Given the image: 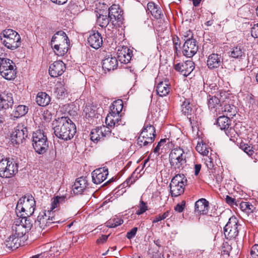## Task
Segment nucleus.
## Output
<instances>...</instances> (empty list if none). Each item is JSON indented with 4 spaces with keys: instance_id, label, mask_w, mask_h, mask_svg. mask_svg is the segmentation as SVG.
<instances>
[{
    "instance_id": "f257e3e1",
    "label": "nucleus",
    "mask_w": 258,
    "mask_h": 258,
    "mask_svg": "<svg viewBox=\"0 0 258 258\" xmlns=\"http://www.w3.org/2000/svg\"><path fill=\"white\" fill-rule=\"evenodd\" d=\"M53 130L56 137L64 141H68L74 136L76 133V127L69 117L63 116L56 120Z\"/></svg>"
},
{
    "instance_id": "f03ea898",
    "label": "nucleus",
    "mask_w": 258,
    "mask_h": 258,
    "mask_svg": "<svg viewBox=\"0 0 258 258\" xmlns=\"http://www.w3.org/2000/svg\"><path fill=\"white\" fill-rule=\"evenodd\" d=\"M105 137H107L105 141L107 147L111 148L116 145L118 140L111 135L109 127L105 126L93 129L90 134V139L94 142H97Z\"/></svg>"
},
{
    "instance_id": "7ed1b4c3",
    "label": "nucleus",
    "mask_w": 258,
    "mask_h": 258,
    "mask_svg": "<svg viewBox=\"0 0 258 258\" xmlns=\"http://www.w3.org/2000/svg\"><path fill=\"white\" fill-rule=\"evenodd\" d=\"M35 208V201L34 197L27 194L20 199L16 206V212L20 214L22 217L29 218Z\"/></svg>"
},
{
    "instance_id": "20e7f679",
    "label": "nucleus",
    "mask_w": 258,
    "mask_h": 258,
    "mask_svg": "<svg viewBox=\"0 0 258 258\" xmlns=\"http://www.w3.org/2000/svg\"><path fill=\"white\" fill-rule=\"evenodd\" d=\"M2 43L7 48L15 50L21 46V36L16 31L8 29L0 33Z\"/></svg>"
},
{
    "instance_id": "39448f33",
    "label": "nucleus",
    "mask_w": 258,
    "mask_h": 258,
    "mask_svg": "<svg viewBox=\"0 0 258 258\" xmlns=\"http://www.w3.org/2000/svg\"><path fill=\"white\" fill-rule=\"evenodd\" d=\"M169 163L171 168L176 172H180L186 165V154L182 148L173 149L169 155Z\"/></svg>"
},
{
    "instance_id": "423d86ee",
    "label": "nucleus",
    "mask_w": 258,
    "mask_h": 258,
    "mask_svg": "<svg viewBox=\"0 0 258 258\" xmlns=\"http://www.w3.org/2000/svg\"><path fill=\"white\" fill-rule=\"evenodd\" d=\"M32 226V221L30 218L21 217L20 221H17L12 226L13 233L20 239H22L23 242L28 237L26 235Z\"/></svg>"
},
{
    "instance_id": "0eeeda50",
    "label": "nucleus",
    "mask_w": 258,
    "mask_h": 258,
    "mask_svg": "<svg viewBox=\"0 0 258 258\" xmlns=\"http://www.w3.org/2000/svg\"><path fill=\"white\" fill-rule=\"evenodd\" d=\"M15 63L10 59L0 54V73L1 76L8 80L15 79L16 75Z\"/></svg>"
},
{
    "instance_id": "6e6552de",
    "label": "nucleus",
    "mask_w": 258,
    "mask_h": 258,
    "mask_svg": "<svg viewBox=\"0 0 258 258\" xmlns=\"http://www.w3.org/2000/svg\"><path fill=\"white\" fill-rule=\"evenodd\" d=\"M32 145L35 152L38 154H42L46 152L49 147V142L44 132L38 130L33 133Z\"/></svg>"
},
{
    "instance_id": "1a4fd4ad",
    "label": "nucleus",
    "mask_w": 258,
    "mask_h": 258,
    "mask_svg": "<svg viewBox=\"0 0 258 258\" xmlns=\"http://www.w3.org/2000/svg\"><path fill=\"white\" fill-rule=\"evenodd\" d=\"M187 179L183 174H176L169 184L170 194L172 197H177L184 192Z\"/></svg>"
},
{
    "instance_id": "9d476101",
    "label": "nucleus",
    "mask_w": 258,
    "mask_h": 258,
    "mask_svg": "<svg viewBox=\"0 0 258 258\" xmlns=\"http://www.w3.org/2000/svg\"><path fill=\"white\" fill-rule=\"evenodd\" d=\"M18 172V166L15 162L5 158L0 162V176L10 178Z\"/></svg>"
},
{
    "instance_id": "9b49d317",
    "label": "nucleus",
    "mask_w": 258,
    "mask_h": 258,
    "mask_svg": "<svg viewBox=\"0 0 258 258\" xmlns=\"http://www.w3.org/2000/svg\"><path fill=\"white\" fill-rule=\"evenodd\" d=\"M239 225L237 219L234 216L231 217L223 229L225 238L229 240L235 238L239 233Z\"/></svg>"
},
{
    "instance_id": "f8f14e48",
    "label": "nucleus",
    "mask_w": 258,
    "mask_h": 258,
    "mask_svg": "<svg viewBox=\"0 0 258 258\" xmlns=\"http://www.w3.org/2000/svg\"><path fill=\"white\" fill-rule=\"evenodd\" d=\"M37 221L39 227L42 229L49 226L52 223L58 222L53 216V212H51L49 210L43 211L40 213L37 217Z\"/></svg>"
},
{
    "instance_id": "ddd939ff",
    "label": "nucleus",
    "mask_w": 258,
    "mask_h": 258,
    "mask_svg": "<svg viewBox=\"0 0 258 258\" xmlns=\"http://www.w3.org/2000/svg\"><path fill=\"white\" fill-rule=\"evenodd\" d=\"M28 131L23 125L19 124L11 134V141L13 144H20L23 143L28 136Z\"/></svg>"
},
{
    "instance_id": "4468645a",
    "label": "nucleus",
    "mask_w": 258,
    "mask_h": 258,
    "mask_svg": "<svg viewBox=\"0 0 258 258\" xmlns=\"http://www.w3.org/2000/svg\"><path fill=\"white\" fill-rule=\"evenodd\" d=\"M122 14L123 12L118 5H113L109 8L108 15L110 18V21L112 26L116 25L115 23L116 21L118 25L122 23L123 20Z\"/></svg>"
},
{
    "instance_id": "2eb2a0df",
    "label": "nucleus",
    "mask_w": 258,
    "mask_h": 258,
    "mask_svg": "<svg viewBox=\"0 0 258 258\" xmlns=\"http://www.w3.org/2000/svg\"><path fill=\"white\" fill-rule=\"evenodd\" d=\"M155 136V127L147 121H146L142 131L139 136V141H142L144 139V138H146L148 140V142H153Z\"/></svg>"
},
{
    "instance_id": "dca6fc26",
    "label": "nucleus",
    "mask_w": 258,
    "mask_h": 258,
    "mask_svg": "<svg viewBox=\"0 0 258 258\" xmlns=\"http://www.w3.org/2000/svg\"><path fill=\"white\" fill-rule=\"evenodd\" d=\"M198 46L196 40H185L182 46V53L187 57H192L197 52Z\"/></svg>"
},
{
    "instance_id": "f3484780",
    "label": "nucleus",
    "mask_w": 258,
    "mask_h": 258,
    "mask_svg": "<svg viewBox=\"0 0 258 258\" xmlns=\"http://www.w3.org/2000/svg\"><path fill=\"white\" fill-rule=\"evenodd\" d=\"M176 71L180 72L183 76H188L195 69V63L191 60H187L183 62L178 63L174 66Z\"/></svg>"
},
{
    "instance_id": "a211bd4d",
    "label": "nucleus",
    "mask_w": 258,
    "mask_h": 258,
    "mask_svg": "<svg viewBox=\"0 0 258 258\" xmlns=\"http://www.w3.org/2000/svg\"><path fill=\"white\" fill-rule=\"evenodd\" d=\"M230 57L239 61L243 60L246 57V50L244 46L237 44L232 47L229 52Z\"/></svg>"
},
{
    "instance_id": "6ab92c4d",
    "label": "nucleus",
    "mask_w": 258,
    "mask_h": 258,
    "mask_svg": "<svg viewBox=\"0 0 258 258\" xmlns=\"http://www.w3.org/2000/svg\"><path fill=\"white\" fill-rule=\"evenodd\" d=\"M102 68L105 71L109 72L116 69L118 66L116 58L110 53H107L102 61Z\"/></svg>"
},
{
    "instance_id": "aec40b11",
    "label": "nucleus",
    "mask_w": 258,
    "mask_h": 258,
    "mask_svg": "<svg viewBox=\"0 0 258 258\" xmlns=\"http://www.w3.org/2000/svg\"><path fill=\"white\" fill-rule=\"evenodd\" d=\"M155 83L156 84L155 90L158 95L163 97L168 94L171 88L168 80L165 79L163 81H160L158 79H156Z\"/></svg>"
},
{
    "instance_id": "412c9836",
    "label": "nucleus",
    "mask_w": 258,
    "mask_h": 258,
    "mask_svg": "<svg viewBox=\"0 0 258 258\" xmlns=\"http://www.w3.org/2000/svg\"><path fill=\"white\" fill-rule=\"evenodd\" d=\"M91 174L92 181L95 184H100L107 178L108 174V168L105 167L97 168Z\"/></svg>"
},
{
    "instance_id": "4be33fe9",
    "label": "nucleus",
    "mask_w": 258,
    "mask_h": 258,
    "mask_svg": "<svg viewBox=\"0 0 258 258\" xmlns=\"http://www.w3.org/2000/svg\"><path fill=\"white\" fill-rule=\"evenodd\" d=\"M66 70L65 64L61 60L54 61L50 65L49 74L52 77L61 76Z\"/></svg>"
},
{
    "instance_id": "5701e85b",
    "label": "nucleus",
    "mask_w": 258,
    "mask_h": 258,
    "mask_svg": "<svg viewBox=\"0 0 258 258\" xmlns=\"http://www.w3.org/2000/svg\"><path fill=\"white\" fill-rule=\"evenodd\" d=\"M88 185L86 177L82 176L76 179L72 186V190L75 195H82Z\"/></svg>"
},
{
    "instance_id": "b1692460",
    "label": "nucleus",
    "mask_w": 258,
    "mask_h": 258,
    "mask_svg": "<svg viewBox=\"0 0 258 258\" xmlns=\"http://www.w3.org/2000/svg\"><path fill=\"white\" fill-rule=\"evenodd\" d=\"M88 43L92 48L97 49L102 45V37L98 32L92 31L88 37Z\"/></svg>"
},
{
    "instance_id": "393cba45",
    "label": "nucleus",
    "mask_w": 258,
    "mask_h": 258,
    "mask_svg": "<svg viewBox=\"0 0 258 258\" xmlns=\"http://www.w3.org/2000/svg\"><path fill=\"white\" fill-rule=\"evenodd\" d=\"M208 105L210 110L217 116L222 106L220 99L216 95H209L208 97Z\"/></svg>"
},
{
    "instance_id": "a878e982",
    "label": "nucleus",
    "mask_w": 258,
    "mask_h": 258,
    "mask_svg": "<svg viewBox=\"0 0 258 258\" xmlns=\"http://www.w3.org/2000/svg\"><path fill=\"white\" fill-rule=\"evenodd\" d=\"M223 63V58L220 54L212 53L209 55L207 61L208 67L210 69H214L220 67Z\"/></svg>"
},
{
    "instance_id": "bb28decb",
    "label": "nucleus",
    "mask_w": 258,
    "mask_h": 258,
    "mask_svg": "<svg viewBox=\"0 0 258 258\" xmlns=\"http://www.w3.org/2000/svg\"><path fill=\"white\" fill-rule=\"evenodd\" d=\"M118 60L123 63H128L132 57L133 51L126 46L118 49L117 52Z\"/></svg>"
},
{
    "instance_id": "cd10ccee",
    "label": "nucleus",
    "mask_w": 258,
    "mask_h": 258,
    "mask_svg": "<svg viewBox=\"0 0 258 258\" xmlns=\"http://www.w3.org/2000/svg\"><path fill=\"white\" fill-rule=\"evenodd\" d=\"M105 122L107 125L110 127L118 126L119 125L123 124L120 114H112L111 112H109L107 114L106 117Z\"/></svg>"
},
{
    "instance_id": "c85d7f7f",
    "label": "nucleus",
    "mask_w": 258,
    "mask_h": 258,
    "mask_svg": "<svg viewBox=\"0 0 258 258\" xmlns=\"http://www.w3.org/2000/svg\"><path fill=\"white\" fill-rule=\"evenodd\" d=\"M195 212L201 215H206L209 211V202L205 199H201L195 203Z\"/></svg>"
},
{
    "instance_id": "c756f323",
    "label": "nucleus",
    "mask_w": 258,
    "mask_h": 258,
    "mask_svg": "<svg viewBox=\"0 0 258 258\" xmlns=\"http://www.w3.org/2000/svg\"><path fill=\"white\" fill-rule=\"evenodd\" d=\"M22 240L13 233L5 241L6 246L10 250H14L18 248L21 245Z\"/></svg>"
},
{
    "instance_id": "7c9ffc66",
    "label": "nucleus",
    "mask_w": 258,
    "mask_h": 258,
    "mask_svg": "<svg viewBox=\"0 0 258 258\" xmlns=\"http://www.w3.org/2000/svg\"><path fill=\"white\" fill-rule=\"evenodd\" d=\"M236 113V108L234 105L222 103L218 115L223 114L229 117H232L235 115Z\"/></svg>"
},
{
    "instance_id": "2f4dec72",
    "label": "nucleus",
    "mask_w": 258,
    "mask_h": 258,
    "mask_svg": "<svg viewBox=\"0 0 258 258\" xmlns=\"http://www.w3.org/2000/svg\"><path fill=\"white\" fill-rule=\"evenodd\" d=\"M68 41H69V39L66 33L63 31H58L53 36L51 45V46H53V45L61 44Z\"/></svg>"
},
{
    "instance_id": "473e14b6",
    "label": "nucleus",
    "mask_w": 258,
    "mask_h": 258,
    "mask_svg": "<svg viewBox=\"0 0 258 258\" xmlns=\"http://www.w3.org/2000/svg\"><path fill=\"white\" fill-rule=\"evenodd\" d=\"M147 11L150 12L151 15L156 19H161L163 16L161 10L153 2L148 3Z\"/></svg>"
},
{
    "instance_id": "72a5a7b5",
    "label": "nucleus",
    "mask_w": 258,
    "mask_h": 258,
    "mask_svg": "<svg viewBox=\"0 0 258 258\" xmlns=\"http://www.w3.org/2000/svg\"><path fill=\"white\" fill-rule=\"evenodd\" d=\"M13 104L14 101L12 94H8L4 96L0 94V110L6 109L11 107Z\"/></svg>"
},
{
    "instance_id": "f704fd0d",
    "label": "nucleus",
    "mask_w": 258,
    "mask_h": 258,
    "mask_svg": "<svg viewBox=\"0 0 258 258\" xmlns=\"http://www.w3.org/2000/svg\"><path fill=\"white\" fill-rule=\"evenodd\" d=\"M50 101V97L46 92H40L37 94L36 97V103L40 106L48 105Z\"/></svg>"
},
{
    "instance_id": "c9c22d12",
    "label": "nucleus",
    "mask_w": 258,
    "mask_h": 258,
    "mask_svg": "<svg viewBox=\"0 0 258 258\" xmlns=\"http://www.w3.org/2000/svg\"><path fill=\"white\" fill-rule=\"evenodd\" d=\"M69 45L70 41H68L61 44L53 45L52 47L53 48L54 52L57 55L63 56L68 52Z\"/></svg>"
},
{
    "instance_id": "e433bc0d",
    "label": "nucleus",
    "mask_w": 258,
    "mask_h": 258,
    "mask_svg": "<svg viewBox=\"0 0 258 258\" xmlns=\"http://www.w3.org/2000/svg\"><path fill=\"white\" fill-rule=\"evenodd\" d=\"M55 93L58 99H63L68 94L67 87L63 82H59L57 83Z\"/></svg>"
},
{
    "instance_id": "4c0bfd02",
    "label": "nucleus",
    "mask_w": 258,
    "mask_h": 258,
    "mask_svg": "<svg viewBox=\"0 0 258 258\" xmlns=\"http://www.w3.org/2000/svg\"><path fill=\"white\" fill-rule=\"evenodd\" d=\"M123 101L121 99H118L113 102L110 106V112L112 114H120L123 108Z\"/></svg>"
},
{
    "instance_id": "58836bf2",
    "label": "nucleus",
    "mask_w": 258,
    "mask_h": 258,
    "mask_svg": "<svg viewBox=\"0 0 258 258\" xmlns=\"http://www.w3.org/2000/svg\"><path fill=\"white\" fill-rule=\"evenodd\" d=\"M230 117L225 115L220 116L217 119V124L220 128L224 131L230 127L231 124V120Z\"/></svg>"
},
{
    "instance_id": "ea45409f",
    "label": "nucleus",
    "mask_w": 258,
    "mask_h": 258,
    "mask_svg": "<svg viewBox=\"0 0 258 258\" xmlns=\"http://www.w3.org/2000/svg\"><path fill=\"white\" fill-rule=\"evenodd\" d=\"M181 108L182 113L188 118H190L189 116L191 115L193 110L189 99H184L181 105Z\"/></svg>"
},
{
    "instance_id": "a19ab883",
    "label": "nucleus",
    "mask_w": 258,
    "mask_h": 258,
    "mask_svg": "<svg viewBox=\"0 0 258 258\" xmlns=\"http://www.w3.org/2000/svg\"><path fill=\"white\" fill-rule=\"evenodd\" d=\"M97 23L102 28L106 27L110 21V18L109 16L100 14L98 16L97 15Z\"/></svg>"
},
{
    "instance_id": "79ce46f5",
    "label": "nucleus",
    "mask_w": 258,
    "mask_h": 258,
    "mask_svg": "<svg viewBox=\"0 0 258 258\" xmlns=\"http://www.w3.org/2000/svg\"><path fill=\"white\" fill-rule=\"evenodd\" d=\"M196 149L200 154L204 156H208L209 150H211V148L202 141L198 142Z\"/></svg>"
},
{
    "instance_id": "37998d69",
    "label": "nucleus",
    "mask_w": 258,
    "mask_h": 258,
    "mask_svg": "<svg viewBox=\"0 0 258 258\" xmlns=\"http://www.w3.org/2000/svg\"><path fill=\"white\" fill-rule=\"evenodd\" d=\"M66 197L64 196H57L52 199L51 204V207L50 208L51 212H53V211L57 208L60 204L65 202Z\"/></svg>"
},
{
    "instance_id": "c03bdc74",
    "label": "nucleus",
    "mask_w": 258,
    "mask_h": 258,
    "mask_svg": "<svg viewBox=\"0 0 258 258\" xmlns=\"http://www.w3.org/2000/svg\"><path fill=\"white\" fill-rule=\"evenodd\" d=\"M28 110V108L25 105H20L16 107L14 111L15 116L19 117L25 115Z\"/></svg>"
},
{
    "instance_id": "a18cd8bd",
    "label": "nucleus",
    "mask_w": 258,
    "mask_h": 258,
    "mask_svg": "<svg viewBox=\"0 0 258 258\" xmlns=\"http://www.w3.org/2000/svg\"><path fill=\"white\" fill-rule=\"evenodd\" d=\"M241 209L247 213H252L255 207L249 202H242L240 204Z\"/></svg>"
},
{
    "instance_id": "49530a36",
    "label": "nucleus",
    "mask_w": 258,
    "mask_h": 258,
    "mask_svg": "<svg viewBox=\"0 0 258 258\" xmlns=\"http://www.w3.org/2000/svg\"><path fill=\"white\" fill-rule=\"evenodd\" d=\"M225 132L231 141L235 142L237 140L238 134L233 128L229 127L225 130Z\"/></svg>"
},
{
    "instance_id": "de8ad7c7",
    "label": "nucleus",
    "mask_w": 258,
    "mask_h": 258,
    "mask_svg": "<svg viewBox=\"0 0 258 258\" xmlns=\"http://www.w3.org/2000/svg\"><path fill=\"white\" fill-rule=\"evenodd\" d=\"M123 222V220L120 218H114L107 222V226L109 228H114L120 225Z\"/></svg>"
},
{
    "instance_id": "09e8293b",
    "label": "nucleus",
    "mask_w": 258,
    "mask_h": 258,
    "mask_svg": "<svg viewBox=\"0 0 258 258\" xmlns=\"http://www.w3.org/2000/svg\"><path fill=\"white\" fill-rule=\"evenodd\" d=\"M172 42L174 46L175 53L176 54V55L178 56L180 53V50L179 49L180 48V39L177 36L174 35L172 37Z\"/></svg>"
},
{
    "instance_id": "8fccbe9b",
    "label": "nucleus",
    "mask_w": 258,
    "mask_h": 258,
    "mask_svg": "<svg viewBox=\"0 0 258 258\" xmlns=\"http://www.w3.org/2000/svg\"><path fill=\"white\" fill-rule=\"evenodd\" d=\"M148 210L147 203L144 202L142 199L140 201L138 206V209L137 210L136 214L140 215L145 213Z\"/></svg>"
},
{
    "instance_id": "3c124183",
    "label": "nucleus",
    "mask_w": 258,
    "mask_h": 258,
    "mask_svg": "<svg viewBox=\"0 0 258 258\" xmlns=\"http://www.w3.org/2000/svg\"><path fill=\"white\" fill-rule=\"evenodd\" d=\"M137 179V176L136 175V173L133 172L132 175L122 183V185L124 187L130 186L132 184L135 182Z\"/></svg>"
},
{
    "instance_id": "603ef678",
    "label": "nucleus",
    "mask_w": 258,
    "mask_h": 258,
    "mask_svg": "<svg viewBox=\"0 0 258 258\" xmlns=\"http://www.w3.org/2000/svg\"><path fill=\"white\" fill-rule=\"evenodd\" d=\"M170 212L169 211H166L162 214H159L156 216L153 221V223H155L165 219L170 216Z\"/></svg>"
},
{
    "instance_id": "864d4df0",
    "label": "nucleus",
    "mask_w": 258,
    "mask_h": 258,
    "mask_svg": "<svg viewBox=\"0 0 258 258\" xmlns=\"http://www.w3.org/2000/svg\"><path fill=\"white\" fill-rule=\"evenodd\" d=\"M168 142L167 143H169V140L168 139H161L159 142H158L157 145L154 149V152L155 153H158L159 154V152L160 150V149L161 147H164V145L166 144V143Z\"/></svg>"
},
{
    "instance_id": "5fc2aeb1",
    "label": "nucleus",
    "mask_w": 258,
    "mask_h": 258,
    "mask_svg": "<svg viewBox=\"0 0 258 258\" xmlns=\"http://www.w3.org/2000/svg\"><path fill=\"white\" fill-rule=\"evenodd\" d=\"M240 147L242 150H243L249 156L252 155L254 153L253 151L252 150V147H251L250 146H248L247 144H242L241 143L240 145Z\"/></svg>"
},
{
    "instance_id": "6e6d98bb",
    "label": "nucleus",
    "mask_w": 258,
    "mask_h": 258,
    "mask_svg": "<svg viewBox=\"0 0 258 258\" xmlns=\"http://www.w3.org/2000/svg\"><path fill=\"white\" fill-rule=\"evenodd\" d=\"M250 254L253 258H258V244H255L251 247Z\"/></svg>"
},
{
    "instance_id": "4d7b16f0",
    "label": "nucleus",
    "mask_w": 258,
    "mask_h": 258,
    "mask_svg": "<svg viewBox=\"0 0 258 258\" xmlns=\"http://www.w3.org/2000/svg\"><path fill=\"white\" fill-rule=\"evenodd\" d=\"M185 201H183L181 202V204H178L176 205V206H175L174 210L176 212L181 213L183 211V210L185 208Z\"/></svg>"
},
{
    "instance_id": "13d9d810",
    "label": "nucleus",
    "mask_w": 258,
    "mask_h": 258,
    "mask_svg": "<svg viewBox=\"0 0 258 258\" xmlns=\"http://www.w3.org/2000/svg\"><path fill=\"white\" fill-rule=\"evenodd\" d=\"M251 35L253 38H258V23L254 24L251 28Z\"/></svg>"
},
{
    "instance_id": "bf43d9fd",
    "label": "nucleus",
    "mask_w": 258,
    "mask_h": 258,
    "mask_svg": "<svg viewBox=\"0 0 258 258\" xmlns=\"http://www.w3.org/2000/svg\"><path fill=\"white\" fill-rule=\"evenodd\" d=\"M138 230L137 227H134L130 231L127 232L126 234V237L131 239L136 235Z\"/></svg>"
},
{
    "instance_id": "052dcab7",
    "label": "nucleus",
    "mask_w": 258,
    "mask_h": 258,
    "mask_svg": "<svg viewBox=\"0 0 258 258\" xmlns=\"http://www.w3.org/2000/svg\"><path fill=\"white\" fill-rule=\"evenodd\" d=\"M183 36L184 39L186 40H195L193 39V33L190 30H188L184 32L183 34Z\"/></svg>"
},
{
    "instance_id": "680f3d73",
    "label": "nucleus",
    "mask_w": 258,
    "mask_h": 258,
    "mask_svg": "<svg viewBox=\"0 0 258 258\" xmlns=\"http://www.w3.org/2000/svg\"><path fill=\"white\" fill-rule=\"evenodd\" d=\"M144 139L142 141L140 142L139 141V137H138V140H137V144L139 146H140L141 147H145L148 146L149 144H151L153 142H148V140L147 138H144Z\"/></svg>"
},
{
    "instance_id": "e2e57ef3",
    "label": "nucleus",
    "mask_w": 258,
    "mask_h": 258,
    "mask_svg": "<svg viewBox=\"0 0 258 258\" xmlns=\"http://www.w3.org/2000/svg\"><path fill=\"white\" fill-rule=\"evenodd\" d=\"M226 202L230 206L236 205L235 199L229 196H227L225 198Z\"/></svg>"
},
{
    "instance_id": "0e129e2a",
    "label": "nucleus",
    "mask_w": 258,
    "mask_h": 258,
    "mask_svg": "<svg viewBox=\"0 0 258 258\" xmlns=\"http://www.w3.org/2000/svg\"><path fill=\"white\" fill-rule=\"evenodd\" d=\"M48 256L47 252H44L39 254L32 256L30 258H46Z\"/></svg>"
},
{
    "instance_id": "69168bd1",
    "label": "nucleus",
    "mask_w": 258,
    "mask_h": 258,
    "mask_svg": "<svg viewBox=\"0 0 258 258\" xmlns=\"http://www.w3.org/2000/svg\"><path fill=\"white\" fill-rule=\"evenodd\" d=\"M109 235H102L99 238H98L97 240V242L98 243H104L105 242Z\"/></svg>"
},
{
    "instance_id": "338daca9",
    "label": "nucleus",
    "mask_w": 258,
    "mask_h": 258,
    "mask_svg": "<svg viewBox=\"0 0 258 258\" xmlns=\"http://www.w3.org/2000/svg\"><path fill=\"white\" fill-rule=\"evenodd\" d=\"M201 169V165L197 164L195 165V175L197 176Z\"/></svg>"
},
{
    "instance_id": "774afa93",
    "label": "nucleus",
    "mask_w": 258,
    "mask_h": 258,
    "mask_svg": "<svg viewBox=\"0 0 258 258\" xmlns=\"http://www.w3.org/2000/svg\"><path fill=\"white\" fill-rule=\"evenodd\" d=\"M51 1L57 5H60L66 4L68 0H51Z\"/></svg>"
}]
</instances>
